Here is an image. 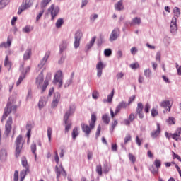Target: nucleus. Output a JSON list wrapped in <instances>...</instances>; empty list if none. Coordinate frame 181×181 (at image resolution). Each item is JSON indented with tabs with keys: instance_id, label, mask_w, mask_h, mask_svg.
<instances>
[{
	"instance_id": "obj_13",
	"label": "nucleus",
	"mask_w": 181,
	"mask_h": 181,
	"mask_svg": "<svg viewBox=\"0 0 181 181\" xmlns=\"http://www.w3.org/2000/svg\"><path fill=\"white\" fill-rule=\"evenodd\" d=\"M43 72L40 73L38 76L36 78L35 84L37 87V88H43Z\"/></svg>"
},
{
	"instance_id": "obj_49",
	"label": "nucleus",
	"mask_w": 181,
	"mask_h": 181,
	"mask_svg": "<svg viewBox=\"0 0 181 181\" xmlns=\"http://www.w3.org/2000/svg\"><path fill=\"white\" fill-rule=\"evenodd\" d=\"M31 151L33 152V155L36 158V144H33L31 145Z\"/></svg>"
},
{
	"instance_id": "obj_21",
	"label": "nucleus",
	"mask_w": 181,
	"mask_h": 181,
	"mask_svg": "<svg viewBox=\"0 0 181 181\" xmlns=\"http://www.w3.org/2000/svg\"><path fill=\"white\" fill-rule=\"evenodd\" d=\"M160 107H162L163 108H167V111H168V112H170V108H172V105H170V101L169 100H164L160 104Z\"/></svg>"
},
{
	"instance_id": "obj_22",
	"label": "nucleus",
	"mask_w": 181,
	"mask_h": 181,
	"mask_svg": "<svg viewBox=\"0 0 181 181\" xmlns=\"http://www.w3.org/2000/svg\"><path fill=\"white\" fill-rule=\"evenodd\" d=\"M4 67H7L8 70H11V67H12V62L9 61L8 56H6L4 59Z\"/></svg>"
},
{
	"instance_id": "obj_15",
	"label": "nucleus",
	"mask_w": 181,
	"mask_h": 181,
	"mask_svg": "<svg viewBox=\"0 0 181 181\" xmlns=\"http://www.w3.org/2000/svg\"><path fill=\"white\" fill-rule=\"evenodd\" d=\"M119 35V29L118 28L114 29L110 35V41L114 42V40H117V39H118Z\"/></svg>"
},
{
	"instance_id": "obj_4",
	"label": "nucleus",
	"mask_w": 181,
	"mask_h": 181,
	"mask_svg": "<svg viewBox=\"0 0 181 181\" xmlns=\"http://www.w3.org/2000/svg\"><path fill=\"white\" fill-rule=\"evenodd\" d=\"M16 108H17L16 105L12 106V103L8 102L4 109V112L1 118V122H4V121L6 119V118L8 117V115H9L11 112H12V111H13V112H16Z\"/></svg>"
},
{
	"instance_id": "obj_39",
	"label": "nucleus",
	"mask_w": 181,
	"mask_h": 181,
	"mask_svg": "<svg viewBox=\"0 0 181 181\" xmlns=\"http://www.w3.org/2000/svg\"><path fill=\"white\" fill-rule=\"evenodd\" d=\"M52 129L50 127H48L47 128V136L49 139V142L52 141Z\"/></svg>"
},
{
	"instance_id": "obj_43",
	"label": "nucleus",
	"mask_w": 181,
	"mask_h": 181,
	"mask_svg": "<svg viewBox=\"0 0 181 181\" xmlns=\"http://www.w3.org/2000/svg\"><path fill=\"white\" fill-rule=\"evenodd\" d=\"M173 139H174L175 141H177V142H179V141H181L180 135H179L177 133L173 134Z\"/></svg>"
},
{
	"instance_id": "obj_3",
	"label": "nucleus",
	"mask_w": 181,
	"mask_h": 181,
	"mask_svg": "<svg viewBox=\"0 0 181 181\" xmlns=\"http://www.w3.org/2000/svg\"><path fill=\"white\" fill-rule=\"evenodd\" d=\"M21 165L25 169L22 170L21 173H20V181H23L25 177H26V175L30 173V168L29 163H28V159H26V157L21 158Z\"/></svg>"
},
{
	"instance_id": "obj_62",
	"label": "nucleus",
	"mask_w": 181,
	"mask_h": 181,
	"mask_svg": "<svg viewBox=\"0 0 181 181\" xmlns=\"http://www.w3.org/2000/svg\"><path fill=\"white\" fill-rule=\"evenodd\" d=\"M87 158H88V160L93 159V153H92V151H88Z\"/></svg>"
},
{
	"instance_id": "obj_55",
	"label": "nucleus",
	"mask_w": 181,
	"mask_h": 181,
	"mask_svg": "<svg viewBox=\"0 0 181 181\" xmlns=\"http://www.w3.org/2000/svg\"><path fill=\"white\" fill-rule=\"evenodd\" d=\"M14 181H18L19 180V173H18V170H16L14 172Z\"/></svg>"
},
{
	"instance_id": "obj_28",
	"label": "nucleus",
	"mask_w": 181,
	"mask_h": 181,
	"mask_svg": "<svg viewBox=\"0 0 181 181\" xmlns=\"http://www.w3.org/2000/svg\"><path fill=\"white\" fill-rule=\"evenodd\" d=\"M173 13L174 18H176V21H177L178 17L180 16V9H179V7L174 8Z\"/></svg>"
},
{
	"instance_id": "obj_8",
	"label": "nucleus",
	"mask_w": 181,
	"mask_h": 181,
	"mask_svg": "<svg viewBox=\"0 0 181 181\" xmlns=\"http://www.w3.org/2000/svg\"><path fill=\"white\" fill-rule=\"evenodd\" d=\"M59 88L63 86V72L62 71H58L54 77L53 83L57 84Z\"/></svg>"
},
{
	"instance_id": "obj_34",
	"label": "nucleus",
	"mask_w": 181,
	"mask_h": 181,
	"mask_svg": "<svg viewBox=\"0 0 181 181\" xmlns=\"http://www.w3.org/2000/svg\"><path fill=\"white\" fill-rule=\"evenodd\" d=\"M96 173L99 176L103 175V167L101 166V164H99L96 166Z\"/></svg>"
},
{
	"instance_id": "obj_64",
	"label": "nucleus",
	"mask_w": 181,
	"mask_h": 181,
	"mask_svg": "<svg viewBox=\"0 0 181 181\" xmlns=\"http://www.w3.org/2000/svg\"><path fill=\"white\" fill-rule=\"evenodd\" d=\"M116 77L117 80H119V78H122V77H124V73L122 72L117 73V74L116 75Z\"/></svg>"
},
{
	"instance_id": "obj_30",
	"label": "nucleus",
	"mask_w": 181,
	"mask_h": 181,
	"mask_svg": "<svg viewBox=\"0 0 181 181\" xmlns=\"http://www.w3.org/2000/svg\"><path fill=\"white\" fill-rule=\"evenodd\" d=\"M10 0H1L0 1V9H4L8 4H9Z\"/></svg>"
},
{
	"instance_id": "obj_27",
	"label": "nucleus",
	"mask_w": 181,
	"mask_h": 181,
	"mask_svg": "<svg viewBox=\"0 0 181 181\" xmlns=\"http://www.w3.org/2000/svg\"><path fill=\"white\" fill-rule=\"evenodd\" d=\"M11 43H12V41L11 40V39H9V37H8L7 42L1 43L0 45V47H5L6 49V47H11Z\"/></svg>"
},
{
	"instance_id": "obj_6",
	"label": "nucleus",
	"mask_w": 181,
	"mask_h": 181,
	"mask_svg": "<svg viewBox=\"0 0 181 181\" xmlns=\"http://www.w3.org/2000/svg\"><path fill=\"white\" fill-rule=\"evenodd\" d=\"M128 103H127L126 102H120L119 103V105L117 106L116 110L115 111L114 113V110H112V109H110V115L112 118H114L115 117V115H117V114L119 112V111H121V110H122V108L125 109L127 108V107H128Z\"/></svg>"
},
{
	"instance_id": "obj_19",
	"label": "nucleus",
	"mask_w": 181,
	"mask_h": 181,
	"mask_svg": "<svg viewBox=\"0 0 181 181\" xmlns=\"http://www.w3.org/2000/svg\"><path fill=\"white\" fill-rule=\"evenodd\" d=\"M177 21H176V17H173L170 23V32L171 33H175L177 30V25L176 24Z\"/></svg>"
},
{
	"instance_id": "obj_26",
	"label": "nucleus",
	"mask_w": 181,
	"mask_h": 181,
	"mask_svg": "<svg viewBox=\"0 0 181 181\" xmlns=\"http://www.w3.org/2000/svg\"><path fill=\"white\" fill-rule=\"evenodd\" d=\"M7 156H8V152L6 151V149H1L0 151V159H1V160H4L6 159Z\"/></svg>"
},
{
	"instance_id": "obj_44",
	"label": "nucleus",
	"mask_w": 181,
	"mask_h": 181,
	"mask_svg": "<svg viewBox=\"0 0 181 181\" xmlns=\"http://www.w3.org/2000/svg\"><path fill=\"white\" fill-rule=\"evenodd\" d=\"M104 54L106 57H110L112 54V51H111V49H106L104 50Z\"/></svg>"
},
{
	"instance_id": "obj_54",
	"label": "nucleus",
	"mask_w": 181,
	"mask_h": 181,
	"mask_svg": "<svg viewBox=\"0 0 181 181\" xmlns=\"http://www.w3.org/2000/svg\"><path fill=\"white\" fill-rule=\"evenodd\" d=\"M43 13H45V10L40 11V13H38V15L36 17L37 22V21H39V19H40L42 18Z\"/></svg>"
},
{
	"instance_id": "obj_7",
	"label": "nucleus",
	"mask_w": 181,
	"mask_h": 181,
	"mask_svg": "<svg viewBox=\"0 0 181 181\" xmlns=\"http://www.w3.org/2000/svg\"><path fill=\"white\" fill-rule=\"evenodd\" d=\"M33 5V2L32 0H24L21 4V6L19 7L18 11V15H21L23 11H26V9H29L30 6Z\"/></svg>"
},
{
	"instance_id": "obj_9",
	"label": "nucleus",
	"mask_w": 181,
	"mask_h": 181,
	"mask_svg": "<svg viewBox=\"0 0 181 181\" xmlns=\"http://www.w3.org/2000/svg\"><path fill=\"white\" fill-rule=\"evenodd\" d=\"M48 13H50L52 21H54L57 15H59L60 8L58 6H56L54 4H52L48 8Z\"/></svg>"
},
{
	"instance_id": "obj_2",
	"label": "nucleus",
	"mask_w": 181,
	"mask_h": 181,
	"mask_svg": "<svg viewBox=\"0 0 181 181\" xmlns=\"http://www.w3.org/2000/svg\"><path fill=\"white\" fill-rule=\"evenodd\" d=\"M74 111H76V105H70L69 110L68 112H66L64 116V121L65 124V134H67V132L70 131V128H71V122L69 121V118H70V115H73L74 114Z\"/></svg>"
},
{
	"instance_id": "obj_45",
	"label": "nucleus",
	"mask_w": 181,
	"mask_h": 181,
	"mask_svg": "<svg viewBox=\"0 0 181 181\" xmlns=\"http://www.w3.org/2000/svg\"><path fill=\"white\" fill-rule=\"evenodd\" d=\"M168 124H169V125H175V117H170L168 118V119L167 120Z\"/></svg>"
},
{
	"instance_id": "obj_59",
	"label": "nucleus",
	"mask_w": 181,
	"mask_h": 181,
	"mask_svg": "<svg viewBox=\"0 0 181 181\" xmlns=\"http://www.w3.org/2000/svg\"><path fill=\"white\" fill-rule=\"evenodd\" d=\"M151 109V105H149V103H146L145 105V108H144V111L146 114H148V112H149V110Z\"/></svg>"
},
{
	"instance_id": "obj_20",
	"label": "nucleus",
	"mask_w": 181,
	"mask_h": 181,
	"mask_svg": "<svg viewBox=\"0 0 181 181\" xmlns=\"http://www.w3.org/2000/svg\"><path fill=\"white\" fill-rule=\"evenodd\" d=\"M157 129L151 132V138H158L160 134V124L159 123L156 124Z\"/></svg>"
},
{
	"instance_id": "obj_23",
	"label": "nucleus",
	"mask_w": 181,
	"mask_h": 181,
	"mask_svg": "<svg viewBox=\"0 0 181 181\" xmlns=\"http://www.w3.org/2000/svg\"><path fill=\"white\" fill-rule=\"evenodd\" d=\"M32 56V49L30 48L27 49L25 51L23 59L24 60H28V59H30V57Z\"/></svg>"
},
{
	"instance_id": "obj_46",
	"label": "nucleus",
	"mask_w": 181,
	"mask_h": 181,
	"mask_svg": "<svg viewBox=\"0 0 181 181\" xmlns=\"http://www.w3.org/2000/svg\"><path fill=\"white\" fill-rule=\"evenodd\" d=\"M129 159L132 163L134 162H136V158H135V156H134L132 153H129Z\"/></svg>"
},
{
	"instance_id": "obj_35",
	"label": "nucleus",
	"mask_w": 181,
	"mask_h": 181,
	"mask_svg": "<svg viewBox=\"0 0 181 181\" xmlns=\"http://www.w3.org/2000/svg\"><path fill=\"white\" fill-rule=\"evenodd\" d=\"M63 23H64V20H63V18H59L56 22V28H62Z\"/></svg>"
},
{
	"instance_id": "obj_5",
	"label": "nucleus",
	"mask_w": 181,
	"mask_h": 181,
	"mask_svg": "<svg viewBox=\"0 0 181 181\" xmlns=\"http://www.w3.org/2000/svg\"><path fill=\"white\" fill-rule=\"evenodd\" d=\"M15 144H16L15 155L16 158H18L19 155H21L22 148H23V144H25V141L23 140V139H22V135H19L17 136Z\"/></svg>"
},
{
	"instance_id": "obj_47",
	"label": "nucleus",
	"mask_w": 181,
	"mask_h": 181,
	"mask_svg": "<svg viewBox=\"0 0 181 181\" xmlns=\"http://www.w3.org/2000/svg\"><path fill=\"white\" fill-rule=\"evenodd\" d=\"M135 118H136V115H135V114H134V113H131L129 115L128 119L129 121H131L132 122H134V121H135Z\"/></svg>"
},
{
	"instance_id": "obj_16",
	"label": "nucleus",
	"mask_w": 181,
	"mask_h": 181,
	"mask_svg": "<svg viewBox=\"0 0 181 181\" xmlns=\"http://www.w3.org/2000/svg\"><path fill=\"white\" fill-rule=\"evenodd\" d=\"M51 80H52V74H47L42 88V93H45V91H46V88H47V86H49V81H50Z\"/></svg>"
},
{
	"instance_id": "obj_14",
	"label": "nucleus",
	"mask_w": 181,
	"mask_h": 181,
	"mask_svg": "<svg viewBox=\"0 0 181 181\" xmlns=\"http://www.w3.org/2000/svg\"><path fill=\"white\" fill-rule=\"evenodd\" d=\"M144 105H142L141 103H139L137 104V107L136 109V112L137 114V115H139V118H140V119H144Z\"/></svg>"
},
{
	"instance_id": "obj_17",
	"label": "nucleus",
	"mask_w": 181,
	"mask_h": 181,
	"mask_svg": "<svg viewBox=\"0 0 181 181\" xmlns=\"http://www.w3.org/2000/svg\"><path fill=\"white\" fill-rule=\"evenodd\" d=\"M104 67H105V66L101 62H99L96 64V70H97V76H98V77H101V76L103 74V69H104Z\"/></svg>"
},
{
	"instance_id": "obj_36",
	"label": "nucleus",
	"mask_w": 181,
	"mask_h": 181,
	"mask_svg": "<svg viewBox=\"0 0 181 181\" xmlns=\"http://www.w3.org/2000/svg\"><path fill=\"white\" fill-rule=\"evenodd\" d=\"M26 77V76L25 75V74H22L20 76L18 80L16 82V86H19L21 84V83H22V81H23L24 78Z\"/></svg>"
},
{
	"instance_id": "obj_50",
	"label": "nucleus",
	"mask_w": 181,
	"mask_h": 181,
	"mask_svg": "<svg viewBox=\"0 0 181 181\" xmlns=\"http://www.w3.org/2000/svg\"><path fill=\"white\" fill-rule=\"evenodd\" d=\"M99 95H100V93L97 90H93L92 93V97L93 98H94V100H97Z\"/></svg>"
},
{
	"instance_id": "obj_37",
	"label": "nucleus",
	"mask_w": 181,
	"mask_h": 181,
	"mask_svg": "<svg viewBox=\"0 0 181 181\" xmlns=\"http://www.w3.org/2000/svg\"><path fill=\"white\" fill-rule=\"evenodd\" d=\"M78 135V129L77 127H75L72 131L73 139H76Z\"/></svg>"
},
{
	"instance_id": "obj_24",
	"label": "nucleus",
	"mask_w": 181,
	"mask_h": 181,
	"mask_svg": "<svg viewBox=\"0 0 181 181\" xmlns=\"http://www.w3.org/2000/svg\"><path fill=\"white\" fill-rule=\"evenodd\" d=\"M114 93H115V90L114 89H112L110 94L107 95V100L105 99L103 100V103H112V98H114Z\"/></svg>"
},
{
	"instance_id": "obj_57",
	"label": "nucleus",
	"mask_w": 181,
	"mask_h": 181,
	"mask_svg": "<svg viewBox=\"0 0 181 181\" xmlns=\"http://www.w3.org/2000/svg\"><path fill=\"white\" fill-rule=\"evenodd\" d=\"M101 132V125H98L96 131V138L100 136V134Z\"/></svg>"
},
{
	"instance_id": "obj_61",
	"label": "nucleus",
	"mask_w": 181,
	"mask_h": 181,
	"mask_svg": "<svg viewBox=\"0 0 181 181\" xmlns=\"http://www.w3.org/2000/svg\"><path fill=\"white\" fill-rule=\"evenodd\" d=\"M131 69H138L139 67V64H138V62L132 64L130 65Z\"/></svg>"
},
{
	"instance_id": "obj_29",
	"label": "nucleus",
	"mask_w": 181,
	"mask_h": 181,
	"mask_svg": "<svg viewBox=\"0 0 181 181\" xmlns=\"http://www.w3.org/2000/svg\"><path fill=\"white\" fill-rule=\"evenodd\" d=\"M95 39H97L96 37H92V39L89 42V44L86 45V47H87L88 50L91 49V47H93V46H94V43H95Z\"/></svg>"
},
{
	"instance_id": "obj_63",
	"label": "nucleus",
	"mask_w": 181,
	"mask_h": 181,
	"mask_svg": "<svg viewBox=\"0 0 181 181\" xmlns=\"http://www.w3.org/2000/svg\"><path fill=\"white\" fill-rule=\"evenodd\" d=\"M134 101H135V95H133L129 98V103H127V105H129V104H131L132 103H134Z\"/></svg>"
},
{
	"instance_id": "obj_25",
	"label": "nucleus",
	"mask_w": 181,
	"mask_h": 181,
	"mask_svg": "<svg viewBox=\"0 0 181 181\" xmlns=\"http://www.w3.org/2000/svg\"><path fill=\"white\" fill-rule=\"evenodd\" d=\"M115 8L117 11H122V9H124V4H123V2H122V0H120L119 1H118L115 5Z\"/></svg>"
},
{
	"instance_id": "obj_48",
	"label": "nucleus",
	"mask_w": 181,
	"mask_h": 181,
	"mask_svg": "<svg viewBox=\"0 0 181 181\" xmlns=\"http://www.w3.org/2000/svg\"><path fill=\"white\" fill-rule=\"evenodd\" d=\"M132 139V136H131V134H127L125 138H124V144H128L129 141Z\"/></svg>"
},
{
	"instance_id": "obj_38",
	"label": "nucleus",
	"mask_w": 181,
	"mask_h": 181,
	"mask_svg": "<svg viewBox=\"0 0 181 181\" xmlns=\"http://www.w3.org/2000/svg\"><path fill=\"white\" fill-rule=\"evenodd\" d=\"M52 0H42L41 1V8H46L49 4H50Z\"/></svg>"
},
{
	"instance_id": "obj_10",
	"label": "nucleus",
	"mask_w": 181,
	"mask_h": 181,
	"mask_svg": "<svg viewBox=\"0 0 181 181\" xmlns=\"http://www.w3.org/2000/svg\"><path fill=\"white\" fill-rule=\"evenodd\" d=\"M55 172L57 173V179L58 181L60 179V176H62H62H64V177H67V173H66V170H64L62 165H59V166L56 165Z\"/></svg>"
},
{
	"instance_id": "obj_60",
	"label": "nucleus",
	"mask_w": 181,
	"mask_h": 181,
	"mask_svg": "<svg viewBox=\"0 0 181 181\" xmlns=\"http://www.w3.org/2000/svg\"><path fill=\"white\" fill-rule=\"evenodd\" d=\"M97 18H98V14L91 15L90 17V21L94 22V21H95V19H97Z\"/></svg>"
},
{
	"instance_id": "obj_41",
	"label": "nucleus",
	"mask_w": 181,
	"mask_h": 181,
	"mask_svg": "<svg viewBox=\"0 0 181 181\" xmlns=\"http://www.w3.org/2000/svg\"><path fill=\"white\" fill-rule=\"evenodd\" d=\"M67 48V42H63L62 45H60V53H63L64 50Z\"/></svg>"
},
{
	"instance_id": "obj_32",
	"label": "nucleus",
	"mask_w": 181,
	"mask_h": 181,
	"mask_svg": "<svg viewBox=\"0 0 181 181\" xmlns=\"http://www.w3.org/2000/svg\"><path fill=\"white\" fill-rule=\"evenodd\" d=\"M102 119L104 124H106L107 125L110 124V117H108V115H103L102 117Z\"/></svg>"
},
{
	"instance_id": "obj_33",
	"label": "nucleus",
	"mask_w": 181,
	"mask_h": 181,
	"mask_svg": "<svg viewBox=\"0 0 181 181\" xmlns=\"http://www.w3.org/2000/svg\"><path fill=\"white\" fill-rule=\"evenodd\" d=\"M149 169H150V171L151 172V173H153V175H156L159 172V168H158L153 165H151Z\"/></svg>"
},
{
	"instance_id": "obj_31",
	"label": "nucleus",
	"mask_w": 181,
	"mask_h": 181,
	"mask_svg": "<svg viewBox=\"0 0 181 181\" xmlns=\"http://www.w3.org/2000/svg\"><path fill=\"white\" fill-rule=\"evenodd\" d=\"M141 18L136 17L133 18L131 25H141Z\"/></svg>"
},
{
	"instance_id": "obj_12",
	"label": "nucleus",
	"mask_w": 181,
	"mask_h": 181,
	"mask_svg": "<svg viewBox=\"0 0 181 181\" xmlns=\"http://www.w3.org/2000/svg\"><path fill=\"white\" fill-rule=\"evenodd\" d=\"M81 37H83V33L77 31L75 34V41L74 42V47L75 49L80 47V41L81 40Z\"/></svg>"
},
{
	"instance_id": "obj_58",
	"label": "nucleus",
	"mask_w": 181,
	"mask_h": 181,
	"mask_svg": "<svg viewBox=\"0 0 181 181\" xmlns=\"http://www.w3.org/2000/svg\"><path fill=\"white\" fill-rule=\"evenodd\" d=\"M173 159H177L178 160H180V162H181L180 156H179V155L176 154L174 151H173Z\"/></svg>"
},
{
	"instance_id": "obj_18",
	"label": "nucleus",
	"mask_w": 181,
	"mask_h": 181,
	"mask_svg": "<svg viewBox=\"0 0 181 181\" xmlns=\"http://www.w3.org/2000/svg\"><path fill=\"white\" fill-rule=\"evenodd\" d=\"M50 57V51H48L45 53V55L40 61V64H38L39 69H42L45 64H46V62H47V59Z\"/></svg>"
},
{
	"instance_id": "obj_52",
	"label": "nucleus",
	"mask_w": 181,
	"mask_h": 181,
	"mask_svg": "<svg viewBox=\"0 0 181 181\" xmlns=\"http://www.w3.org/2000/svg\"><path fill=\"white\" fill-rule=\"evenodd\" d=\"M151 112L152 117H156L158 115V110L155 107L152 108V110H151Z\"/></svg>"
},
{
	"instance_id": "obj_11",
	"label": "nucleus",
	"mask_w": 181,
	"mask_h": 181,
	"mask_svg": "<svg viewBox=\"0 0 181 181\" xmlns=\"http://www.w3.org/2000/svg\"><path fill=\"white\" fill-rule=\"evenodd\" d=\"M12 117H9L5 124L4 134L6 136L9 135V134H11V132L12 131Z\"/></svg>"
},
{
	"instance_id": "obj_51",
	"label": "nucleus",
	"mask_w": 181,
	"mask_h": 181,
	"mask_svg": "<svg viewBox=\"0 0 181 181\" xmlns=\"http://www.w3.org/2000/svg\"><path fill=\"white\" fill-rule=\"evenodd\" d=\"M53 100H56L57 101H60V93L59 92H56L54 94Z\"/></svg>"
},
{
	"instance_id": "obj_42",
	"label": "nucleus",
	"mask_w": 181,
	"mask_h": 181,
	"mask_svg": "<svg viewBox=\"0 0 181 181\" xmlns=\"http://www.w3.org/2000/svg\"><path fill=\"white\" fill-rule=\"evenodd\" d=\"M31 30H33V28L30 25H26L23 29V32H25V33H29V32H31Z\"/></svg>"
},
{
	"instance_id": "obj_1",
	"label": "nucleus",
	"mask_w": 181,
	"mask_h": 181,
	"mask_svg": "<svg viewBox=\"0 0 181 181\" xmlns=\"http://www.w3.org/2000/svg\"><path fill=\"white\" fill-rule=\"evenodd\" d=\"M96 121H97V116L93 114L91 115L90 122H89V126L84 123H81V127L82 131L86 134V135H87V136L90 135V134L91 133V130L94 129V127H95Z\"/></svg>"
},
{
	"instance_id": "obj_56",
	"label": "nucleus",
	"mask_w": 181,
	"mask_h": 181,
	"mask_svg": "<svg viewBox=\"0 0 181 181\" xmlns=\"http://www.w3.org/2000/svg\"><path fill=\"white\" fill-rule=\"evenodd\" d=\"M144 74L146 77H149L151 76V69H145Z\"/></svg>"
},
{
	"instance_id": "obj_53",
	"label": "nucleus",
	"mask_w": 181,
	"mask_h": 181,
	"mask_svg": "<svg viewBox=\"0 0 181 181\" xmlns=\"http://www.w3.org/2000/svg\"><path fill=\"white\" fill-rule=\"evenodd\" d=\"M136 143L137 144L138 146H141V145H142V139H139V136H136Z\"/></svg>"
},
{
	"instance_id": "obj_40",
	"label": "nucleus",
	"mask_w": 181,
	"mask_h": 181,
	"mask_svg": "<svg viewBox=\"0 0 181 181\" xmlns=\"http://www.w3.org/2000/svg\"><path fill=\"white\" fill-rule=\"evenodd\" d=\"M153 163H154V166L158 169H159V168L162 166V161H160V160L156 159Z\"/></svg>"
}]
</instances>
